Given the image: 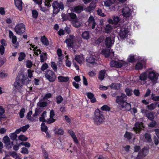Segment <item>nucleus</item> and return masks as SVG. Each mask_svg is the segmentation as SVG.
Listing matches in <instances>:
<instances>
[{
    "instance_id": "680f3d73",
    "label": "nucleus",
    "mask_w": 159,
    "mask_h": 159,
    "mask_svg": "<svg viewBox=\"0 0 159 159\" xmlns=\"http://www.w3.org/2000/svg\"><path fill=\"white\" fill-rule=\"evenodd\" d=\"M97 12L99 16L102 17H104L105 16V14L104 13H102V10L100 9H98L97 11Z\"/></svg>"
},
{
    "instance_id": "6e6552de",
    "label": "nucleus",
    "mask_w": 159,
    "mask_h": 159,
    "mask_svg": "<svg viewBox=\"0 0 159 159\" xmlns=\"http://www.w3.org/2000/svg\"><path fill=\"white\" fill-rule=\"evenodd\" d=\"M98 57V54L96 53L91 52L90 53L89 55L87 58L86 61L88 62L94 64L96 63L97 58Z\"/></svg>"
},
{
    "instance_id": "4c0bfd02",
    "label": "nucleus",
    "mask_w": 159,
    "mask_h": 159,
    "mask_svg": "<svg viewBox=\"0 0 159 159\" xmlns=\"http://www.w3.org/2000/svg\"><path fill=\"white\" fill-rule=\"evenodd\" d=\"M116 102L121 106L122 104H123V103L125 102L124 101V99H123L120 96H117L116 97Z\"/></svg>"
},
{
    "instance_id": "09e8293b",
    "label": "nucleus",
    "mask_w": 159,
    "mask_h": 159,
    "mask_svg": "<svg viewBox=\"0 0 159 159\" xmlns=\"http://www.w3.org/2000/svg\"><path fill=\"white\" fill-rule=\"evenodd\" d=\"M25 57V53L23 52L20 53L19 57L18 58V60L19 61H21L24 59Z\"/></svg>"
},
{
    "instance_id": "72a5a7b5",
    "label": "nucleus",
    "mask_w": 159,
    "mask_h": 159,
    "mask_svg": "<svg viewBox=\"0 0 159 159\" xmlns=\"http://www.w3.org/2000/svg\"><path fill=\"white\" fill-rule=\"evenodd\" d=\"M82 37L84 39H88L90 37L89 33L87 31L84 32L82 34Z\"/></svg>"
},
{
    "instance_id": "6ab92c4d",
    "label": "nucleus",
    "mask_w": 159,
    "mask_h": 159,
    "mask_svg": "<svg viewBox=\"0 0 159 159\" xmlns=\"http://www.w3.org/2000/svg\"><path fill=\"white\" fill-rule=\"evenodd\" d=\"M148 78L146 71L142 73L139 76V80L141 81V84H144L146 82V80Z\"/></svg>"
},
{
    "instance_id": "423d86ee",
    "label": "nucleus",
    "mask_w": 159,
    "mask_h": 159,
    "mask_svg": "<svg viewBox=\"0 0 159 159\" xmlns=\"http://www.w3.org/2000/svg\"><path fill=\"white\" fill-rule=\"evenodd\" d=\"M52 6L53 8V12L55 14L59 12L60 9L63 10L64 8L63 5L61 2H58L57 1L53 2Z\"/></svg>"
},
{
    "instance_id": "4d7b16f0",
    "label": "nucleus",
    "mask_w": 159,
    "mask_h": 159,
    "mask_svg": "<svg viewBox=\"0 0 159 159\" xmlns=\"http://www.w3.org/2000/svg\"><path fill=\"white\" fill-rule=\"evenodd\" d=\"M101 110L103 111H109L110 108L107 105H104L101 107Z\"/></svg>"
},
{
    "instance_id": "0eeeda50",
    "label": "nucleus",
    "mask_w": 159,
    "mask_h": 159,
    "mask_svg": "<svg viewBox=\"0 0 159 159\" xmlns=\"http://www.w3.org/2000/svg\"><path fill=\"white\" fill-rule=\"evenodd\" d=\"M70 20L71 21L73 25L76 27L78 28L80 25V22L78 21L76 15L72 13L70 14Z\"/></svg>"
},
{
    "instance_id": "5701e85b",
    "label": "nucleus",
    "mask_w": 159,
    "mask_h": 159,
    "mask_svg": "<svg viewBox=\"0 0 159 159\" xmlns=\"http://www.w3.org/2000/svg\"><path fill=\"white\" fill-rule=\"evenodd\" d=\"M110 65L111 67L116 68H120L122 66V64L121 62L115 61H111L110 62Z\"/></svg>"
},
{
    "instance_id": "2f4dec72",
    "label": "nucleus",
    "mask_w": 159,
    "mask_h": 159,
    "mask_svg": "<svg viewBox=\"0 0 159 159\" xmlns=\"http://www.w3.org/2000/svg\"><path fill=\"white\" fill-rule=\"evenodd\" d=\"M41 41L44 45L47 46L49 44L48 39L44 36L41 37Z\"/></svg>"
},
{
    "instance_id": "338daca9",
    "label": "nucleus",
    "mask_w": 159,
    "mask_h": 159,
    "mask_svg": "<svg viewBox=\"0 0 159 159\" xmlns=\"http://www.w3.org/2000/svg\"><path fill=\"white\" fill-rule=\"evenodd\" d=\"M51 66L52 69L54 70L55 71H56L57 70V66L56 65L55 63L54 62H52L51 64Z\"/></svg>"
},
{
    "instance_id": "20e7f679",
    "label": "nucleus",
    "mask_w": 159,
    "mask_h": 159,
    "mask_svg": "<svg viewBox=\"0 0 159 159\" xmlns=\"http://www.w3.org/2000/svg\"><path fill=\"white\" fill-rule=\"evenodd\" d=\"M24 80L23 79L17 77L13 84L14 87L16 89L20 91L22 89L24 85Z\"/></svg>"
},
{
    "instance_id": "bb28decb",
    "label": "nucleus",
    "mask_w": 159,
    "mask_h": 159,
    "mask_svg": "<svg viewBox=\"0 0 159 159\" xmlns=\"http://www.w3.org/2000/svg\"><path fill=\"white\" fill-rule=\"evenodd\" d=\"M15 4L16 7L20 11H21L22 9V2L21 0H14Z\"/></svg>"
},
{
    "instance_id": "a878e982",
    "label": "nucleus",
    "mask_w": 159,
    "mask_h": 159,
    "mask_svg": "<svg viewBox=\"0 0 159 159\" xmlns=\"http://www.w3.org/2000/svg\"><path fill=\"white\" fill-rule=\"evenodd\" d=\"M54 111L52 110H51L50 112V118L47 121L48 124H50L55 121V120L53 118V117L54 116Z\"/></svg>"
},
{
    "instance_id": "f257e3e1",
    "label": "nucleus",
    "mask_w": 159,
    "mask_h": 159,
    "mask_svg": "<svg viewBox=\"0 0 159 159\" xmlns=\"http://www.w3.org/2000/svg\"><path fill=\"white\" fill-rule=\"evenodd\" d=\"M104 120V116L102 112L98 109L96 110L93 118L95 124L98 125H100L103 123Z\"/></svg>"
},
{
    "instance_id": "3c124183",
    "label": "nucleus",
    "mask_w": 159,
    "mask_h": 159,
    "mask_svg": "<svg viewBox=\"0 0 159 159\" xmlns=\"http://www.w3.org/2000/svg\"><path fill=\"white\" fill-rule=\"evenodd\" d=\"M18 138L19 140L22 141H26L28 139L27 137L23 135H21L19 136Z\"/></svg>"
},
{
    "instance_id": "9d476101",
    "label": "nucleus",
    "mask_w": 159,
    "mask_h": 159,
    "mask_svg": "<svg viewBox=\"0 0 159 159\" xmlns=\"http://www.w3.org/2000/svg\"><path fill=\"white\" fill-rule=\"evenodd\" d=\"M104 5L106 7H110L111 5H114L110 7L111 11H115L118 7L116 3V0H107L104 2Z\"/></svg>"
},
{
    "instance_id": "58836bf2",
    "label": "nucleus",
    "mask_w": 159,
    "mask_h": 159,
    "mask_svg": "<svg viewBox=\"0 0 159 159\" xmlns=\"http://www.w3.org/2000/svg\"><path fill=\"white\" fill-rule=\"evenodd\" d=\"M31 46H32V48H33V50L34 51V53L35 55H38L41 53V51L39 49H37V47H34L35 46L34 45H31Z\"/></svg>"
},
{
    "instance_id": "864d4df0",
    "label": "nucleus",
    "mask_w": 159,
    "mask_h": 159,
    "mask_svg": "<svg viewBox=\"0 0 159 159\" xmlns=\"http://www.w3.org/2000/svg\"><path fill=\"white\" fill-rule=\"evenodd\" d=\"M38 105L40 107H44L47 105V103L45 102L40 101L38 102Z\"/></svg>"
},
{
    "instance_id": "412c9836",
    "label": "nucleus",
    "mask_w": 159,
    "mask_h": 159,
    "mask_svg": "<svg viewBox=\"0 0 159 159\" xmlns=\"http://www.w3.org/2000/svg\"><path fill=\"white\" fill-rule=\"evenodd\" d=\"M121 107L120 108L121 110H123L124 111L125 110L129 111L130 110L131 107L130 104L126 102H124Z\"/></svg>"
},
{
    "instance_id": "7ed1b4c3",
    "label": "nucleus",
    "mask_w": 159,
    "mask_h": 159,
    "mask_svg": "<svg viewBox=\"0 0 159 159\" xmlns=\"http://www.w3.org/2000/svg\"><path fill=\"white\" fill-rule=\"evenodd\" d=\"M148 151L147 148H144L140 150L136 157L135 156V152L133 153L131 157L134 158V159H142L148 154Z\"/></svg>"
},
{
    "instance_id": "8fccbe9b",
    "label": "nucleus",
    "mask_w": 159,
    "mask_h": 159,
    "mask_svg": "<svg viewBox=\"0 0 159 159\" xmlns=\"http://www.w3.org/2000/svg\"><path fill=\"white\" fill-rule=\"evenodd\" d=\"M128 60L130 62H132L135 61V59L134 55H130L128 58Z\"/></svg>"
},
{
    "instance_id": "f8f14e48",
    "label": "nucleus",
    "mask_w": 159,
    "mask_h": 159,
    "mask_svg": "<svg viewBox=\"0 0 159 159\" xmlns=\"http://www.w3.org/2000/svg\"><path fill=\"white\" fill-rule=\"evenodd\" d=\"M129 32V30L127 28L123 27H121L119 32V35L120 39H124L126 38L127 37Z\"/></svg>"
},
{
    "instance_id": "4468645a",
    "label": "nucleus",
    "mask_w": 159,
    "mask_h": 159,
    "mask_svg": "<svg viewBox=\"0 0 159 159\" xmlns=\"http://www.w3.org/2000/svg\"><path fill=\"white\" fill-rule=\"evenodd\" d=\"M132 12L128 7H125L122 9V14L125 17H129L132 16Z\"/></svg>"
},
{
    "instance_id": "f03ea898",
    "label": "nucleus",
    "mask_w": 159,
    "mask_h": 159,
    "mask_svg": "<svg viewBox=\"0 0 159 159\" xmlns=\"http://www.w3.org/2000/svg\"><path fill=\"white\" fill-rule=\"evenodd\" d=\"M148 78L152 82L153 85L157 83V80L158 79L159 74L152 68H149L146 70Z\"/></svg>"
},
{
    "instance_id": "473e14b6",
    "label": "nucleus",
    "mask_w": 159,
    "mask_h": 159,
    "mask_svg": "<svg viewBox=\"0 0 159 159\" xmlns=\"http://www.w3.org/2000/svg\"><path fill=\"white\" fill-rule=\"evenodd\" d=\"M145 115L150 120H152L154 118V116L152 113L148 110L146 111Z\"/></svg>"
},
{
    "instance_id": "37998d69",
    "label": "nucleus",
    "mask_w": 159,
    "mask_h": 159,
    "mask_svg": "<svg viewBox=\"0 0 159 159\" xmlns=\"http://www.w3.org/2000/svg\"><path fill=\"white\" fill-rule=\"evenodd\" d=\"M132 134L128 132H126L124 135V137L126 139L128 140H130L131 139L132 136Z\"/></svg>"
},
{
    "instance_id": "ddd939ff",
    "label": "nucleus",
    "mask_w": 159,
    "mask_h": 159,
    "mask_svg": "<svg viewBox=\"0 0 159 159\" xmlns=\"http://www.w3.org/2000/svg\"><path fill=\"white\" fill-rule=\"evenodd\" d=\"M14 30L16 34H22L25 31V25L22 23L19 24L16 26Z\"/></svg>"
},
{
    "instance_id": "603ef678",
    "label": "nucleus",
    "mask_w": 159,
    "mask_h": 159,
    "mask_svg": "<svg viewBox=\"0 0 159 159\" xmlns=\"http://www.w3.org/2000/svg\"><path fill=\"white\" fill-rule=\"evenodd\" d=\"M57 53L59 57L58 58L59 59V61L61 62L62 60V58H61V56L62 55L61 54V49H58L57 50Z\"/></svg>"
},
{
    "instance_id": "e2e57ef3",
    "label": "nucleus",
    "mask_w": 159,
    "mask_h": 159,
    "mask_svg": "<svg viewBox=\"0 0 159 159\" xmlns=\"http://www.w3.org/2000/svg\"><path fill=\"white\" fill-rule=\"evenodd\" d=\"M125 92L127 95L128 96H130L132 93V90L126 88L125 90Z\"/></svg>"
},
{
    "instance_id": "052dcab7",
    "label": "nucleus",
    "mask_w": 159,
    "mask_h": 159,
    "mask_svg": "<svg viewBox=\"0 0 159 159\" xmlns=\"http://www.w3.org/2000/svg\"><path fill=\"white\" fill-rule=\"evenodd\" d=\"M21 152L24 154H27L29 153V152L27 148L25 147H23L21 148Z\"/></svg>"
},
{
    "instance_id": "69168bd1",
    "label": "nucleus",
    "mask_w": 159,
    "mask_h": 159,
    "mask_svg": "<svg viewBox=\"0 0 159 159\" xmlns=\"http://www.w3.org/2000/svg\"><path fill=\"white\" fill-rule=\"evenodd\" d=\"M32 16L34 18H36L38 15V12L36 10H34L32 12Z\"/></svg>"
},
{
    "instance_id": "a211bd4d",
    "label": "nucleus",
    "mask_w": 159,
    "mask_h": 159,
    "mask_svg": "<svg viewBox=\"0 0 159 159\" xmlns=\"http://www.w3.org/2000/svg\"><path fill=\"white\" fill-rule=\"evenodd\" d=\"M3 140L5 145L7 148H9L11 147L12 143H11L10 139L7 136H5L4 137Z\"/></svg>"
},
{
    "instance_id": "e433bc0d",
    "label": "nucleus",
    "mask_w": 159,
    "mask_h": 159,
    "mask_svg": "<svg viewBox=\"0 0 159 159\" xmlns=\"http://www.w3.org/2000/svg\"><path fill=\"white\" fill-rule=\"evenodd\" d=\"M83 7L82 6H78L74 7V10L76 13H80L83 10Z\"/></svg>"
},
{
    "instance_id": "f704fd0d",
    "label": "nucleus",
    "mask_w": 159,
    "mask_h": 159,
    "mask_svg": "<svg viewBox=\"0 0 159 159\" xmlns=\"http://www.w3.org/2000/svg\"><path fill=\"white\" fill-rule=\"evenodd\" d=\"M55 133L56 134L63 135L64 133V131L61 128L56 129L55 130Z\"/></svg>"
},
{
    "instance_id": "0e129e2a",
    "label": "nucleus",
    "mask_w": 159,
    "mask_h": 159,
    "mask_svg": "<svg viewBox=\"0 0 159 159\" xmlns=\"http://www.w3.org/2000/svg\"><path fill=\"white\" fill-rule=\"evenodd\" d=\"M30 126L29 125H25L20 128L21 131L23 132H25L29 128Z\"/></svg>"
},
{
    "instance_id": "cd10ccee",
    "label": "nucleus",
    "mask_w": 159,
    "mask_h": 159,
    "mask_svg": "<svg viewBox=\"0 0 159 159\" xmlns=\"http://www.w3.org/2000/svg\"><path fill=\"white\" fill-rule=\"evenodd\" d=\"M68 132L69 133L70 135L71 136L74 142L76 143H78V140L77 138V137L74 134L73 131L70 129L68 130Z\"/></svg>"
},
{
    "instance_id": "2eb2a0df",
    "label": "nucleus",
    "mask_w": 159,
    "mask_h": 159,
    "mask_svg": "<svg viewBox=\"0 0 159 159\" xmlns=\"http://www.w3.org/2000/svg\"><path fill=\"white\" fill-rule=\"evenodd\" d=\"M75 41V38L74 36L72 35H70L68 38L65 41L66 43L67 46L68 47H72L75 49H77L78 47V46L74 48L73 46V43Z\"/></svg>"
},
{
    "instance_id": "39448f33",
    "label": "nucleus",
    "mask_w": 159,
    "mask_h": 159,
    "mask_svg": "<svg viewBox=\"0 0 159 159\" xmlns=\"http://www.w3.org/2000/svg\"><path fill=\"white\" fill-rule=\"evenodd\" d=\"M45 77L50 82H54L56 78L55 73L52 70H47L45 73Z\"/></svg>"
},
{
    "instance_id": "1a4fd4ad",
    "label": "nucleus",
    "mask_w": 159,
    "mask_h": 159,
    "mask_svg": "<svg viewBox=\"0 0 159 159\" xmlns=\"http://www.w3.org/2000/svg\"><path fill=\"white\" fill-rule=\"evenodd\" d=\"M115 38L114 35H111L110 37H107L105 39L104 43L107 48H109L113 45L115 42Z\"/></svg>"
},
{
    "instance_id": "c03bdc74",
    "label": "nucleus",
    "mask_w": 159,
    "mask_h": 159,
    "mask_svg": "<svg viewBox=\"0 0 159 159\" xmlns=\"http://www.w3.org/2000/svg\"><path fill=\"white\" fill-rule=\"evenodd\" d=\"M102 53L106 57H107L109 56L110 51L109 50L103 49L102 50Z\"/></svg>"
},
{
    "instance_id": "5fc2aeb1",
    "label": "nucleus",
    "mask_w": 159,
    "mask_h": 159,
    "mask_svg": "<svg viewBox=\"0 0 159 159\" xmlns=\"http://www.w3.org/2000/svg\"><path fill=\"white\" fill-rule=\"evenodd\" d=\"M41 129L42 131L46 133L48 129L47 127L45 125L44 123H43L41 125Z\"/></svg>"
},
{
    "instance_id": "f3484780",
    "label": "nucleus",
    "mask_w": 159,
    "mask_h": 159,
    "mask_svg": "<svg viewBox=\"0 0 159 159\" xmlns=\"http://www.w3.org/2000/svg\"><path fill=\"white\" fill-rule=\"evenodd\" d=\"M143 128V125L142 122H137L135 123L133 130L136 133H139Z\"/></svg>"
},
{
    "instance_id": "49530a36",
    "label": "nucleus",
    "mask_w": 159,
    "mask_h": 159,
    "mask_svg": "<svg viewBox=\"0 0 159 159\" xmlns=\"http://www.w3.org/2000/svg\"><path fill=\"white\" fill-rule=\"evenodd\" d=\"M144 141L148 142H150L151 141V139L150 135L148 134H146L144 135Z\"/></svg>"
},
{
    "instance_id": "b1692460",
    "label": "nucleus",
    "mask_w": 159,
    "mask_h": 159,
    "mask_svg": "<svg viewBox=\"0 0 159 159\" xmlns=\"http://www.w3.org/2000/svg\"><path fill=\"white\" fill-rule=\"evenodd\" d=\"M96 7V3L92 2L88 7L85 9V10L87 12H90L94 10Z\"/></svg>"
},
{
    "instance_id": "ea45409f",
    "label": "nucleus",
    "mask_w": 159,
    "mask_h": 159,
    "mask_svg": "<svg viewBox=\"0 0 159 159\" xmlns=\"http://www.w3.org/2000/svg\"><path fill=\"white\" fill-rule=\"evenodd\" d=\"M105 74V72L104 70H101L99 74L98 78L101 80H103Z\"/></svg>"
},
{
    "instance_id": "dca6fc26",
    "label": "nucleus",
    "mask_w": 159,
    "mask_h": 159,
    "mask_svg": "<svg viewBox=\"0 0 159 159\" xmlns=\"http://www.w3.org/2000/svg\"><path fill=\"white\" fill-rule=\"evenodd\" d=\"M120 20L118 16L114 17L113 18V20L109 18L108 20V22L109 23L113 25L114 27H117L118 26V23Z\"/></svg>"
},
{
    "instance_id": "c9c22d12",
    "label": "nucleus",
    "mask_w": 159,
    "mask_h": 159,
    "mask_svg": "<svg viewBox=\"0 0 159 159\" xmlns=\"http://www.w3.org/2000/svg\"><path fill=\"white\" fill-rule=\"evenodd\" d=\"M10 156L15 159H21V157L15 152L13 151L10 152Z\"/></svg>"
},
{
    "instance_id": "6e6d98bb",
    "label": "nucleus",
    "mask_w": 159,
    "mask_h": 159,
    "mask_svg": "<svg viewBox=\"0 0 159 159\" xmlns=\"http://www.w3.org/2000/svg\"><path fill=\"white\" fill-rule=\"evenodd\" d=\"M151 99L154 101H159V96H155L154 94H152L151 95Z\"/></svg>"
},
{
    "instance_id": "aec40b11",
    "label": "nucleus",
    "mask_w": 159,
    "mask_h": 159,
    "mask_svg": "<svg viewBox=\"0 0 159 159\" xmlns=\"http://www.w3.org/2000/svg\"><path fill=\"white\" fill-rule=\"evenodd\" d=\"M9 37L10 39H12V42L13 44H17V38L14 35L13 32L11 30H9Z\"/></svg>"
},
{
    "instance_id": "de8ad7c7",
    "label": "nucleus",
    "mask_w": 159,
    "mask_h": 159,
    "mask_svg": "<svg viewBox=\"0 0 159 159\" xmlns=\"http://www.w3.org/2000/svg\"><path fill=\"white\" fill-rule=\"evenodd\" d=\"M56 102L57 104H60L61 102L63 100V98L60 95H58L56 98Z\"/></svg>"
},
{
    "instance_id": "9b49d317",
    "label": "nucleus",
    "mask_w": 159,
    "mask_h": 159,
    "mask_svg": "<svg viewBox=\"0 0 159 159\" xmlns=\"http://www.w3.org/2000/svg\"><path fill=\"white\" fill-rule=\"evenodd\" d=\"M39 114V111L38 109H36L35 113L32 116V111H30L27 114L26 117L29 120L33 121H35L36 120V116Z\"/></svg>"
},
{
    "instance_id": "7c9ffc66",
    "label": "nucleus",
    "mask_w": 159,
    "mask_h": 159,
    "mask_svg": "<svg viewBox=\"0 0 159 159\" xmlns=\"http://www.w3.org/2000/svg\"><path fill=\"white\" fill-rule=\"evenodd\" d=\"M58 81L59 82H67L69 80V78L68 77L59 76L58 77Z\"/></svg>"
},
{
    "instance_id": "a19ab883",
    "label": "nucleus",
    "mask_w": 159,
    "mask_h": 159,
    "mask_svg": "<svg viewBox=\"0 0 159 159\" xmlns=\"http://www.w3.org/2000/svg\"><path fill=\"white\" fill-rule=\"evenodd\" d=\"M40 61L42 62H43L46 60L47 57L46 53H43L40 56Z\"/></svg>"
},
{
    "instance_id": "4be33fe9",
    "label": "nucleus",
    "mask_w": 159,
    "mask_h": 159,
    "mask_svg": "<svg viewBox=\"0 0 159 159\" xmlns=\"http://www.w3.org/2000/svg\"><path fill=\"white\" fill-rule=\"evenodd\" d=\"M84 57L83 55H76L75 59L80 64H82L84 61Z\"/></svg>"
},
{
    "instance_id": "774afa93",
    "label": "nucleus",
    "mask_w": 159,
    "mask_h": 159,
    "mask_svg": "<svg viewBox=\"0 0 159 159\" xmlns=\"http://www.w3.org/2000/svg\"><path fill=\"white\" fill-rule=\"evenodd\" d=\"M25 109H24V108L21 109L20 110L19 114H20V117L21 118H23L24 117V113L25 112Z\"/></svg>"
},
{
    "instance_id": "79ce46f5",
    "label": "nucleus",
    "mask_w": 159,
    "mask_h": 159,
    "mask_svg": "<svg viewBox=\"0 0 159 159\" xmlns=\"http://www.w3.org/2000/svg\"><path fill=\"white\" fill-rule=\"evenodd\" d=\"M110 87L114 89H119L120 88V85L119 84H112L110 85Z\"/></svg>"
},
{
    "instance_id": "bf43d9fd",
    "label": "nucleus",
    "mask_w": 159,
    "mask_h": 159,
    "mask_svg": "<svg viewBox=\"0 0 159 159\" xmlns=\"http://www.w3.org/2000/svg\"><path fill=\"white\" fill-rule=\"evenodd\" d=\"M4 112V109L2 107H0V122L3 117V114Z\"/></svg>"
},
{
    "instance_id": "13d9d810",
    "label": "nucleus",
    "mask_w": 159,
    "mask_h": 159,
    "mask_svg": "<svg viewBox=\"0 0 159 159\" xmlns=\"http://www.w3.org/2000/svg\"><path fill=\"white\" fill-rule=\"evenodd\" d=\"M34 72V71L32 70L31 69H28L27 71L28 76V77L30 78L33 75V73Z\"/></svg>"
},
{
    "instance_id": "c756f323",
    "label": "nucleus",
    "mask_w": 159,
    "mask_h": 159,
    "mask_svg": "<svg viewBox=\"0 0 159 159\" xmlns=\"http://www.w3.org/2000/svg\"><path fill=\"white\" fill-rule=\"evenodd\" d=\"M113 27H114L113 25H107L105 28V32L107 34L110 33Z\"/></svg>"
},
{
    "instance_id": "a18cd8bd",
    "label": "nucleus",
    "mask_w": 159,
    "mask_h": 159,
    "mask_svg": "<svg viewBox=\"0 0 159 159\" xmlns=\"http://www.w3.org/2000/svg\"><path fill=\"white\" fill-rule=\"evenodd\" d=\"M157 103H153L147 106L148 109L150 110L154 109L156 107Z\"/></svg>"
},
{
    "instance_id": "c85d7f7f",
    "label": "nucleus",
    "mask_w": 159,
    "mask_h": 159,
    "mask_svg": "<svg viewBox=\"0 0 159 159\" xmlns=\"http://www.w3.org/2000/svg\"><path fill=\"white\" fill-rule=\"evenodd\" d=\"M87 97L90 100V101L92 103H94L96 101V99L94 97L93 94L89 92L86 93Z\"/></svg>"
},
{
    "instance_id": "393cba45",
    "label": "nucleus",
    "mask_w": 159,
    "mask_h": 159,
    "mask_svg": "<svg viewBox=\"0 0 159 159\" xmlns=\"http://www.w3.org/2000/svg\"><path fill=\"white\" fill-rule=\"evenodd\" d=\"M146 61V60H143L141 62H138L135 66V69L137 70L141 69L143 66H144Z\"/></svg>"
}]
</instances>
